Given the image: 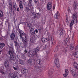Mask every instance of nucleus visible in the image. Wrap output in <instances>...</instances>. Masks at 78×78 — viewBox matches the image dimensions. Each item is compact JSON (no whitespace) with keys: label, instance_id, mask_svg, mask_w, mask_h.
I'll return each instance as SVG.
<instances>
[{"label":"nucleus","instance_id":"1","mask_svg":"<svg viewBox=\"0 0 78 78\" xmlns=\"http://www.w3.org/2000/svg\"><path fill=\"white\" fill-rule=\"evenodd\" d=\"M19 33L20 34V37L22 39L23 42L25 45H27L28 43V38L27 36H25L24 39H23V35H24V32L23 31L21 30L19 31Z\"/></svg>","mask_w":78,"mask_h":78},{"label":"nucleus","instance_id":"2","mask_svg":"<svg viewBox=\"0 0 78 78\" xmlns=\"http://www.w3.org/2000/svg\"><path fill=\"white\" fill-rule=\"evenodd\" d=\"M10 59L14 61L16 58V57L15 54L14 53V51L13 50V48L10 47Z\"/></svg>","mask_w":78,"mask_h":78},{"label":"nucleus","instance_id":"3","mask_svg":"<svg viewBox=\"0 0 78 78\" xmlns=\"http://www.w3.org/2000/svg\"><path fill=\"white\" fill-rule=\"evenodd\" d=\"M27 55L28 57L32 56V57H34V58H35L37 56V54L36 51H33L32 52L29 51L28 52Z\"/></svg>","mask_w":78,"mask_h":78},{"label":"nucleus","instance_id":"4","mask_svg":"<svg viewBox=\"0 0 78 78\" xmlns=\"http://www.w3.org/2000/svg\"><path fill=\"white\" fill-rule=\"evenodd\" d=\"M71 74L73 75L74 77H75V76H78V74L76 73L75 70L73 69L72 68H70L69 69Z\"/></svg>","mask_w":78,"mask_h":78},{"label":"nucleus","instance_id":"5","mask_svg":"<svg viewBox=\"0 0 78 78\" xmlns=\"http://www.w3.org/2000/svg\"><path fill=\"white\" fill-rule=\"evenodd\" d=\"M29 28L30 29V33L31 35H33V36H34L33 37H34V38H36V37L35 36H37V35H34V34H35V31L34 29L32 27H31L30 26H29Z\"/></svg>","mask_w":78,"mask_h":78},{"label":"nucleus","instance_id":"6","mask_svg":"<svg viewBox=\"0 0 78 78\" xmlns=\"http://www.w3.org/2000/svg\"><path fill=\"white\" fill-rule=\"evenodd\" d=\"M54 63L56 65V67L57 68H59L60 67V65L59 64V61L58 58H56L54 60Z\"/></svg>","mask_w":78,"mask_h":78},{"label":"nucleus","instance_id":"7","mask_svg":"<svg viewBox=\"0 0 78 78\" xmlns=\"http://www.w3.org/2000/svg\"><path fill=\"white\" fill-rule=\"evenodd\" d=\"M78 45H77L75 49V52L74 54L73 55L75 58H78Z\"/></svg>","mask_w":78,"mask_h":78},{"label":"nucleus","instance_id":"8","mask_svg":"<svg viewBox=\"0 0 78 78\" xmlns=\"http://www.w3.org/2000/svg\"><path fill=\"white\" fill-rule=\"evenodd\" d=\"M77 13L76 12H75L73 15V18L75 22L76 23L77 22Z\"/></svg>","mask_w":78,"mask_h":78},{"label":"nucleus","instance_id":"9","mask_svg":"<svg viewBox=\"0 0 78 78\" xmlns=\"http://www.w3.org/2000/svg\"><path fill=\"white\" fill-rule=\"evenodd\" d=\"M52 7V3L51 2H49L47 5V8L48 10H50Z\"/></svg>","mask_w":78,"mask_h":78},{"label":"nucleus","instance_id":"10","mask_svg":"<svg viewBox=\"0 0 78 78\" xmlns=\"http://www.w3.org/2000/svg\"><path fill=\"white\" fill-rule=\"evenodd\" d=\"M60 16V14H59V13L58 11H57L55 13L54 17L56 19H58L59 18V17Z\"/></svg>","mask_w":78,"mask_h":78},{"label":"nucleus","instance_id":"11","mask_svg":"<svg viewBox=\"0 0 78 78\" xmlns=\"http://www.w3.org/2000/svg\"><path fill=\"white\" fill-rule=\"evenodd\" d=\"M54 72H55V71L53 69H51V71H49L48 72V75H49V76H52Z\"/></svg>","mask_w":78,"mask_h":78},{"label":"nucleus","instance_id":"12","mask_svg":"<svg viewBox=\"0 0 78 78\" xmlns=\"http://www.w3.org/2000/svg\"><path fill=\"white\" fill-rule=\"evenodd\" d=\"M21 73H27L28 72V70L24 68L21 70Z\"/></svg>","mask_w":78,"mask_h":78},{"label":"nucleus","instance_id":"13","mask_svg":"<svg viewBox=\"0 0 78 78\" xmlns=\"http://www.w3.org/2000/svg\"><path fill=\"white\" fill-rule=\"evenodd\" d=\"M78 6V2L77 1H75L74 2L73 7H74V9H76Z\"/></svg>","mask_w":78,"mask_h":78},{"label":"nucleus","instance_id":"14","mask_svg":"<svg viewBox=\"0 0 78 78\" xmlns=\"http://www.w3.org/2000/svg\"><path fill=\"white\" fill-rule=\"evenodd\" d=\"M35 59L34 58L31 59V60L30 59H29L28 60L27 62L29 64H31V63H32V61L34 62H35Z\"/></svg>","mask_w":78,"mask_h":78},{"label":"nucleus","instance_id":"15","mask_svg":"<svg viewBox=\"0 0 78 78\" xmlns=\"http://www.w3.org/2000/svg\"><path fill=\"white\" fill-rule=\"evenodd\" d=\"M5 66L6 69H8L9 67V62L8 61H6L5 62Z\"/></svg>","mask_w":78,"mask_h":78},{"label":"nucleus","instance_id":"16","mask_svg":"<svg viewBox=\"0 0 78 78\" xmlns=\"http://www.w3.org/2000/svg\"><path fill=\"white\" fill-rule=\"evenodd\" d=\"M68 74H69V71L67 69H66L65 70V73L63 74V76L64 77H66L68 75Z\"/></svg>","mask_w":78,"mask_h":78},{"label":"nucleus","instance_id":"17","mask_svg":"<svg viewBox=\"0 0 78 78\" xmlns=\"http://www.w3.org/2000/svg\"><path fill=\"white\" fill-rule=\"evenodd\" d=\"M63 33V29L61 28L59 30V32L58 33L59 36L60 37L61 36V35Z\"/></svg>","mask_w":78,"mask_h":78},{"label":"nucleus","instance_id":"18","mask_svg":"<svg viewBox=\"0 0 78 78\" xmlns=\"http://www.w3.org/2000/svg\"><path fill=\"white\" fill-rule=\"evenodd\" d=\"M74 20H72V21L71 22V23H70V30H72V27L73 26V23H74Z\"/></svg>","mask_w":78,"mask_h":78},{"label":"nucleus","instance_id":"19","mask_svg":"<svg viewBox=\"0 0 78 78\" xmlns=\"http://www.w3.org/2000/svg\"><path fill=\"white\" fill-rule=\"evenodd\" d=\"M10 76H11L12 78H18L17 76L16 75H14L13 73L11 74L10 73Z\"/></svg>","mask_w":78,"mask_h":78},{"label":"nucleus","instance_id":"20","mask_svg":"<svg viewBox=\"0 0 78 78\" xmlns=\"http://www.w3.org/2000/svg\"><path fill=\"white\" fill-rule=\"evenodd\" d=\"M41 40L43 42H46L48 41V38L43 37L41 38Z\"/></svg>","mask_w":78,"mask_h":78},{"label":"nucleus","instance_id":"21","mask_svg":"<svg viewBox=\"0 0 78 78\" xmlns=\"http://www.w3.org/2000/svg\"><path fill=\"white\" fill-rule=\"evenodd\" d=\"M29 2L28 3V5L29 6L32 7V8L33 6H32V0H28Z\"/></svg>","mask_w":78,"mask_h":78},{"label":"nucleus","instance_id":"22","mask_svg":"<svg viewBox=\"0 0 78 78\" xmlns=\"http://www.w3.org/2000/svg\"><path fill=\"white\" fill-rule=\"evenodd\" d=\"M19 6L20 9H23V5H22V2L20 1L19 4Z\"/></svg>","mask_w":78,"mask_h":78},{"label":"nucleus","instance_id":"23","mask_svg":"<svg viewBox=\"0 0 78 78\" xmlns=\"http://www.w3.org/2000/svg\"><path fill=\"white\" fill-rule=\"evenodd\" d=\"M10 37L11 39L13 40L15 37V34L14 33H12L10 35Z\"/></svg>","mask_w":78,"mask_h":78},{"label":"nucleus","instance_id":"24","mask_svg":"<svg viewBox=\"0 0 78 78\" xmlns=\"http://www.w3.org/2000/svg\"><path fill=\"white\" fill-rule=\"evenodd\" d=\"M5 45V43H1L0 44V48H2Z\"/></svg>","mask_w":78,"mask_h":78},{"label":"nucleus","instance_id":"25","mask_svg":"<svg viewBox=\"0 0 78 78\" xmlns=\"http://www.w3.org/2000/svg\"><path fill=\"white\" fill-rule=\"evenodd\" d=\"M40 50V48H39L38 47H37L34 49V51H35L36 52V51H39Z\"/></svg>","mask_w":78,"mask_h":78},{"label":"nucleus","instance_id":"26","mask_svg":"<svg viewBox=\"0 0 78 78\" xmlns=\"http://www.w3.org/2000/svg\"><path fill=\"white\" fill-rule=\"evenodd\" d=\"M33 14L34 15V16L33 18V19H36V18H37V16H37L38 14V13L36 14L35 13H34Z\"/></svg>","mask_w":78,"mask_h":78},{"label":"nucleus","instance_id":"27","mask_svg":"<svg viewBox=\"0 0 78 78\" xmlns=\"http://www.w3.org/2000/svg\"><path fill=\"white\" fill-rule=\"evenodd\" d=\"M20 63L21 65H24V64H25L23 61L22 60H20Z\"/></svg>","mask_w":78,"mask_h":78},{"label":"nucleus","instance_id":"28","mask_svg":"<svg viewBox=\"0 0 78 78\" xmlns=\"http://www.w3.org/2000/svg\"><path fill=\"white\" fill-rule=\"evenodd\" d=\"M51 41L52 44H53V45H55L56 44V41L55 39H53L52 40V39H51Z\"/></svg>","mask_w":78,"mask_h":78},{"label":"nucleus","instance_id":"29","mask_svg":"<svg viewBox=\"0 0 78 78\" xmlns=\"http://www.w3.org/2000/svg\"><path fill=\"white\" fill-rule=\"evenodd\" d=\"M59 46H57L55 48V52H56L58 51V49L59 48Z\"/></svg>","mask_w":78,"mask_h":78},{"label":"nucleus","instance_id":"30","mask_svg":"<svg viewBox=\"0 0 78 78\" xmlns=\"http://www.w3.org/2000/svg\"><path fill=\"white\" fill-rule=\"evenodd\" d=\"M34 68H32L33 69H34V70H39V68H38V67H37V66L36 65L35 66H34Z\"/></svg>","mask_w":78,"mask_h":78},{"label":"nucleus","instance_id":"31","mask_svg":"<svg viewBox=\"0 0 78 78\" xmlns=\"http://www.w3.org/2000/svg\"><path fill=\"white\" fill-rule=\"evenodd\" d=\"M3 12L2 11L0 10V17H3Z\"/></svg>","mask_w":78,"mask_h":78},{"label":"nucleus","instance_id":"32","mask_svg":"<svg viewBox=\"0 0 78 78\" xmlns=\"http://www.w3.org/2000/svg\"><path fill=\"white\" fill-rule=\"evenodd\" d=\"M67 11L68 12H69V13H72V10L70 9V7H68L67 9Z\"/></svg>","mask_w":78,"mask_h":78},{"label":"nucleus","instance_id":"33","mask_svg":"<svg viewBox=\"0 0 78 78\" xmlns=\"http://www.w3.org/2000/svg\"><path fill=\"white\" fill-rule=\"evenodd\" d=\"M30 10V9L28 7H26L25 9V11L26 12H28Z\"/></svg>","mask_w":78,"mask_h":78},{"label":"nucleus","instance_id":"34","mask_svg":"<svg viewBox=\"0 0 78 78\" xmlns=\"http://www.w3.org/2000/svg\"><path fill=\"white\" fill-rule=\"evenodd\" d=\"M58 42L59 45H61L62 44V41L61 40H59L58 41Z\"/></svg>","mask_w":78,"mask_h":78},{"label":"nucleus","instance_id":"35","mask_svg":"<svg viewBox=\"0 0 78 78\" xmlns=\"http://www.w3.org/2000/svg\"><path fill=\"white\" fill-rule=\"evenodd\" d=\"M36 63L37 64H40V60L37 59L36 60Z\"/></svg>","mask_w":78,"mask_h":78},{"label":"nucleus","instance_id":"36","mask_svg":"<svg viewBox=\"0 0 78 78\" xmlns=\"http://www.w3.org/2000/svg\"><path fill=\"white\" fill-rule=\"evenodd\" d=\"M22 57L23 59H26V57L25 56V54H22Z\"/></svg>","mask_w":78,"mask_h":78},{"label":"nucleus","instance_id":"37","mask_svg":"<svg viewBox=\"0 0 78 78\" xmlns=\"http://www.w3.org/2000/svg\"><path fill=\"white\" fill-rule=\"evenodd\" d=\"M67 52V50L66 49H64L63 51L64 53H65V54H66V53Z\"/></svg>","mask_w":78,"mask_h":78},{"label":"nucleus","instance_id":"38","mask_svg":"<svg viewBox=\"0 0 78 78\" xmlns=\"http://www.w3.org/2000/svg\"><path fill=\"white\" fill-rule=\"evenodd\" d=\"M30 41L31 43H34V40H33V38H30Z\"/></svg>","mask_w":78,"mask_h":78},{"label":"nucleus","instance_id":"39","mask_svg":"<svg viewBox=\"0 0 78 78\" xmlns=\"http://www.w3.org/2000/svg\"><path fill=\"white\" fill-rule=\"evenodd\" d=\"M0 72L2 74H4V72H3V70L1 69L0 70Z\"/></svg>","mask_w":78,"mask_h":78},{"label":"nucleus","instance_id":"40","mask_svg":"<svg viewBox=\"0 0 78 78\" xmlns=\"http://www.w3.org/2000/svg\"><path fill=\"white\" fill-rule=\"evenodd\" d=\"M38 30H39V31L40 32H41V30H42V27H39L38 28Z\"/></svg>","mask_w":78,"mask_h":78},{"label":"nucleus","instance_id":"41","mask_svg":"<svg viewBox=\"0 0 78 78\" xmlns=\"http://www.w3.org/2000/svg\"><path fill=\"white\" fill-rule=\"evenodd\" d=\"M66 22H69V20L68 19V17L67 16L66 17Z\"/></svg>","mask_w":78,"mask_h":78},{"label":"nucleus","instance_id":"42","mask_svg":"<svg viewBox=\"0 0 78 78\" xmlns=\"http://www.w3.org/2000/svg\"><path fill=\"white\" fill-rule=\"evenodd\" d=\"M13 68L15 70H17V68L15 67L14 66H13Z\"/></svg>","mask_w":78,"mask_h":78},{"label":"nucleus","instance_id":"43","mask_svg":"<svg viewBox=\"0 0 78 78\" xmlns=\"http://www.w3.org/2000/svg\"><path fill=\"white\" fill-rule=\"evenodd\" d=\"M73 46H71V48H70V49L71 50H72L73 49Z\"/></svg>","mask_w":78,"mask_h":78},{"label":"nucleus","instance_id":"44","mask_svg":"<svg viewBox=\"0 0 78 78\" xmlns=\"http://www.w3.org/2000/svg\"><path fill=\"white\" fill-rule=\"evenodd\" d=\"M24 52H25V53H27L28 52V51L27 50H25L24 51Z\"/></svg>","mask_w":78,"mask_h":78},{"label":"nucleus","instance_id":"45","mask_svg":"<svg viewBox=\"0 0 78 78\" xmlns=\"http://www.w3.org/2000/svg\"><path fill=\"white\" fill-rule=\"evenodd\" d=\"M10 24L9 23L8 24V28H9V31L10 30H9V28H10Z\"/></svg>","mask_w":78,"mask_h":78},{"label":"nucleus","instance_id":"46","mask_svg":"<svg viewBox=\"0 0 78 78\" xmlns=\"http://www.w3.org/2000/svg\"><path fill=\"white\" fill-rule=\"evenodd\" d=\"M46 47H47V45H45L44 46V48H43L44 50H45L46 48Z\"/></svg>","mask_w":78,"mask_h":78},{"label":"nucleus","instance_id":"47","mask_svg":"<svg viewBox=\"0 0 78 78\" xmlns=\"http://www.w3.org/2000/svg\"><path fill=\"white\" fill-rule=\"evenodd\" d=\"M35 32L36 33H38V30L37 29L35 30Z\"/></svg>","mask_w":78,"mask_h":78},{"label":"nucleus","instance_id":"48","mask_svg":"<svg viewBox=\"0 0 78 78\" xmlns=\"http://www.w3.org/2000/svg\"><path fill=\"white\" fill-rule=\"evenodd\" d=\"M34 0L35 2V4H36V5H37V1H36V0Z\"/></svg>","mask_w":78,"mask_h":78},{"label":"nucleus","instance_id":"49","mask_svg":"<svg viewBox=\"0 0 78 78\" xmlns=\"http://www.w3.org/2000/svg\"><path fill=\"white\" fill-rule=\"evenodd\" d=\"M16 6V5H13V8L14 9V8H15Z\"/></svg>","mask_w":78,"mask_h":78},{"label":"nucleus","instance_id":"50","mask_svg":"<svg viewBox=\"0 0 78 78\" xmlns=\"http://www.w3.org/2000/svg\"><path fill=\"white\" fill-rule=\"evenodd\" d=\"M16 11H19V8L18 7L16 9Z\"/></svg>","mask_w":78,"mask_h":78},{"label":"nucleus","instance_id":"51","mask_svg":"<svg viewBox=\"0 0 78 78\" xmlns=\"http://www.w3.org/2000/svg\"><path fill=\"white\" fill-rule=\"evenodd\" d=\"M53 9H55V5H54L53 7Z\"/></svg>","mask_w":78,"mask_h":78},{"label":"nucleus","instance_id":"52","mask_svg":"<svg viewBox=\"0 0 78 78\" xmlns=\"http://www.w3.org/2000/svg\"><path fill=\"white\" fill-rule=\"evenodd\" d=\"M8 55H10V50H9L8 51Z\"/></svg>","mask_w":78,"mask_h":78},{"label":"nucleus","instance_id":"53","mask_svg":"<svg viewBox=\"0 0 78 78\" xmlns=\"http://www.w3.org/2000/svg\"><path fill=\"white\" fill-rule=\"evenodd\" d=\"M22 23V24H23V25H25V24H26V23L24 22Z\"/></svg>","mask_w":78,"mask_h":78},{"label":"nucleus","instance_id":"54","mask_svg":"<svg viewBox=\"0 0 78 78\" xmlns=\"http://www.w3.org/2000/svg\"><path fill=\"white\" fill-rule=\"evenodd\" d=\"M15 46L16 47V46H17V43L16 42H15Z\"/></svg>","mask_w":78,"mask_h":78},{"label":"nucleus","instance_id":"55","mask_svg":"<svg viewBox=\"0 0 78 78\" xmlns=\"http://www.w3.org/2000/svg\"><path fill=\"white\" fill-rule=\"evenodd\" d=\"M22 23H23V22H20V24H22Z\"/></svg>","mask_w":78,"mask_h":78},{"label":"nucleus","instance_id":"56","mask_svg":"<svg viewBox=\"0 0 78 78\" xmlns=\"http://www.w3.org/2000/svg\"><path fill=\"white\" fill-rule=\"evenodd\" d=\"M41 72V71L40 70V69H39V70L38 72Z\"/></svg>","mask_w":78,"mask_h":78},{"label":"nucleus","instance_id":"57","mask_svg":"<svg viewBox=\"0 0 78 78\" xmlns=\"http://www.w3.org/2000/svg\"><path fill=\"white\" fill-rule=\"evenodd\" d=\"M23 2H25V0H23Z\"/></svg>","mask_w":78,"mask_h":78},{"label":"nucleus","instance_id":"58","mask_svg":"<svg viewBox=\"0 0 78 78\" xmlns=\"http://www.w3.org/2000/svg\"><path fill=\"white\" fill-rule=\"evenodd\" d=\"M1 53H2V52H1V51L0 50V55L1 54Z\"/></svg>","mask_w":78,"mask_h":78},{"label":"nucleus","instance_id":"59","mask_svg":"<svg viewBox=\"0 0 78 78\" xmlns=\"http://www.w3.org/2000/svg\"><path fill=\"white\" fill-rule=\"evenodd\" d=\"M19 0H17L16 1H17V2H19Z\"/></svg>","mask_w":78,"mask_h":78},{"label":"nucleus","instance_id":"60","mask_svg":"<svg viewBox=\"0 0 78 78\" xmlns=\"http://www.w3.org/2000/svg\"><path fill=\"white\" fill-rule=\"evenodd\" d=\"M37 74H38V75H39V72H38L37 73Z\"/></svg>","mask_w":78,"mask_h":78},{"label":"nucleus","instance_id":"61","mask_svg":"<svg viewBox=\"0 0 78 78\" xmlns=\"http://www.w3.org/2000/svg\"><path fill=\"white\" fill-rule=\"evenodd\" d=\"M40 0V1H41V2H42V1H43V0Z\"/></svg>","mask_w":78,"mask_h":78},{"label":"nucleus","instance_id":"62","mask_svg":"<svg viewBox=\"0 0 78 78\" xmlns=\"http://www.w3.org/2000/svg\"><path fill=\"white\" fill-rule=\"evenodd\" d=\"M35 78H37V76H36V77H35Z\"/></svg>","mask_w":78,"mask_h":78},{"label":"nucleus","instance_id":"63","mask_svg":"<svg viewBox=\"0 0 78 78\" xmlns=\"http://www.w3.org/2000/svg\"><path fill=\"white\" fill-rule=\"evenodd\" d=\"M46 53H48V52H47Z\"/></svg>","mask_w":78,"mask_h":78},{"label":"nucleus","instance_id":"64","mask_svg":"<svg viewBox=\"0 0 78 78\" xmlns=\"http://www.w3.org/2000/svg\"><path fill=\"white\" fill-rule=\"evenodd\" d=\"M9 5H10V3H9Z\"/></svg>","mask_w":78,"mask_h":78}]
</instances>
